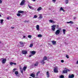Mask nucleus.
Returning a JSON list of instances; mask_svg holds the SVG:
<instances>
[{"label":"nucleus","instance_id":"1","mask_svg":"<svg viewBox=\"0 0 78 78\" xmlns=\"http://www.w3.org/2000/svg\"><path fill=\"white\" fill-rule=\"evenodd\" d=\"M58 68L57 67H55L54 69V71L55 73H57V72H58Z\"/></svg>","mask_w":78,"mask_h":78},{"label":"nucleus","instance_id":"2","mask_svg":"<svg viewBox=\"0 0 78 78\" xmlns=\"http://www.w3.org/2000/svg\"><path fill=\"white\" fill-rule=\"evenodd\" d=\"M25 0H23L20 4V5H21V6H23V5L25 4Z\"/></svg>","mask_w":78,"mask_h":78},{"label":"nucleus","instance_id":"3","mask_svg":"<svg viewBox=\"0 0 78 78\" xmlns=\"http://www.w3.org/2000/svg\"><path fill=\"white\" fill-rule=\"evenodd\" d=\"M60 33V30H57L55 32V34L56 35H58Z\"/></svg>","mask_w":78,"mask_h":78},{"label":"nucleus","instance_id":"4","mask_svg":"<svg viewBox=\"0 0 78 78\" xmlns=\"http://www.w3.org/2000/svg\"><path fill=\"white\" fill-rule=\"evenodd\" d=\"M70 71V70L69 69H66V70H65L63 71V73H67V72H69Z\"/></svg>","mask_w":78,"mask_h":78},{"label":"nucleus","instance_id":"5","mask_svg":"<svg viewBox=\"0 0 78 78\" xmlns=\"http://www.w3.org/2000/svg\"><path fill=\"white\" fill-rule=\"evenodd\" d=\"M52 29L53 31H55V27H56V25H53V26H52Z\"/></svg>","mask_w":78,"mask_h":78},{"label":"nucleus","instance_id":"6","mask_svg":"<svg viewBox=\"0 0 78 78\" xmlns=\"http://www.w3.org/2000/svg\"><path fill=\"white\" fill-rule=\"evenodd\" d=\"M22 53L24 55H26L27 53V51H22Z\"/></svg>","mask_w":78,"mask_h":78},{"label":"nucleus","instance_id":"7","mask_svg":"<svg viewBox=\"0 0 78 78\" xmlns=\"http://www.w3.org/2000/svg\"><path fill=\"white\" fill-rule=\"evenodd\" d=\"M30 53L33 55H34L36 54V52L34 51H33L30 52Z\"/></svg>","mask_w":78,"mask_h":78},{"label":"nucleus","instance_id":"8","mask_svg":"<svg viewBox=\"0 0 78 78\" xmlns=\"http://www.w3.org/2000/svg\"><path fill=\"white\" fill-rule=\"evenodd\" d=\"M6 59H3V60H2V63H3V64H5V63L6 62Z\"/></svg>","mask_w":78,"mask_h":78},{"label":"nucleus","instance_id":"9","mask_svg":"<svg viewBox=\"0 0 78 78\" xmlns=\"http://www.w3.org/2000/svg\"><path fill=\"white\" fill-rule=\"evenodd\" d=\"M47 59V56H44L43 58V60H44V61H46Z\"/></svg>","mask_w":78,"mask_h":78},{"label":"nucleus","instance_id":"10","mask_svg":"<svg viewBox=\"0 0 78 78\" xmlns=\"http://www.w3.org/2000/svg\"><path fill=\"white\" fill-rule=\"evenodd\" d=\"M39 17H38V19H42V15L40 14H39Z\"/></svg>","mask_w":78,"mask_h":78},{"label":"nucleus","instance_id":"11","mask_svg":"<svg viewBox=\"0 0 78 78\" xmlns=\"http://www.w3.org/2000/svg\"><path fill=\"white\" fill-rule=\"evenodd\" d=\"M73 77H74V75H73V74L71 75H70L69 76V78H73Z\"/></svg>","mask_w":78,"mask_h":78},{"label":"nucleus","instance_id":"12","mask_svg":"<svg viewBox=\"0 0 78 78\" xmlns=\"http://www.w3.org/2000/svg\"><path fill=\"white\" fill-rule=\"evenodd\" d=\"M10 64L11 66H12V64H14V65H16V63H14L12 62H11L10 63Z\"/></svg>","mask_w":78,"mask_h":78},{"label":"nucleus","instance_id":"13","mask_svg":"<svg viewBox=\"0 0 78 78\" xmlns=\"http://www.w3.org/2000/svg\"><path fill=\"white\" fill-rule=\"evenodd\" d=\"M36 28L37 30H38V31L39 30V25H37Z\"/></svg>","mask_w":78,"mask_h":78},{"label":"nucleus","instance_id":"14","mask_svg":"<svg viewBox=\"0 0 78 78\" xmlns=\"http://www.w3.org/2000/svg\"><path fill=\"white\" fill-rule=\"evenodd\" d=\"M51 42H52V44L53 45H55L56 43V42L55 41H51Z\"/></svg>","mask_w":78,"mask_h":78},{"label":"nucleus","instance_id":"15","mask_svg":"<svg viewBox=\"0 0 78 78\" xmlns=\"http://www.w3.org/2000/svg\"><path fill=\"white\" fill-rule=\"evenodd\" d=\"M46 75L47 76L48 78H49V76H50V75H49V73L48 72H47L46 73Z\"/></svg>","mask_w":78,"mask_h":78},{"label":"nucleus","instance_id":"16","mask_svg":"<svg viewBox=\"0 0 78 78\" xmlns=\"http://www.w3.org/2000/svg\"><path fill=\"white\" fill-rule=\"evenodd\" d=\"M20 44L21 47H23V42L21 41L20 42Z\"/></svg>","mask_w":78,"mask_h":78},{"label":"nucleus","instance_id":"17","mask_svg":"<svg viewBox=\"0 0 78 78\" xmlns=\"http://www.w3.org/2000/svg\"><path fill=\"white\" fill-rule=\"evenodd\" d=\"M45 61H44V60H43L41 62V63L42 64H45Z\"/></svg>","mask_w":78,"mask_h":78},{"label":"nucleus","instance_id":"18","mask_svg":"<svg viewBox=\"0 0 78 78\" xmlns=\"http://www.w3.org/2000/svg\"><path fill=\"white\" fill-rule=\"evenodd\" d=\"M49 22H50V23H55L54 21H53L52 20H49Z\"/></svg>","mask_w":78,"mask_h":78},{"label":"nucleus","instance_id":"19","mask_svg":"<svg viewBox=\"0 0 78 78\" xmlns=\"http://www.w3.org/2000/svg\"><path fill=\"white\" fill-rule=\"evenodd\" d=\"M30 76H32L33 77V78H34V77H35V75H34V74L32 73L30 75Z\"/></svg>","mask_w":78,"mask_h":78},{"label":"nucleus","instance_id":"20","mask_svg":"<svg viewBox=\"0 0 78 78\" xmlns=\"http://www.w3.org/2000/svg\"><path fill=\"white\" fill-rule=\"evenodd\" d=\"M23 11H22L20 10V11H18V13H23Z\"/></svg>","mask_w":78,"mask_h":78},{"label":"nucleus","instance_id":"21","mask_svg":"<svg viewBox=\"0 0 78 78\" xmlns=\"http://www.w3.org/2000/svg\"><path fill=\"white\" fill-rule=\"evenodd\" d=\"M27 69V67L26 66H24L23 67V70H24V71H25V70Z\"/></svg>","mask_w":78,"mask_h":78},{"label":"nucleus","instance_id":"22","mask_svg":"<svg viewBox=\"0 0 78 78\" xmlns=\"http://www.w3.org/2000/svg\"><path fill=\"white\" fill-rule=\"evenodd\" d=\"M60 11H63V12H64V11H65V10H64V9H62V7H61L60 8Z\"/></svg>","mask_w":78,"mask_h":78},{"label":"nucleus","instance_id":"23","mask_svg":"<svg viewBox=\"0 0 78 78\" xmlns=\"http://www.w3.org/2000/svg\"><path fill=\"white\" fill-rule=\"evenodd\" d=\"M41 9H42V8H41V7H40L37 9V11H40V10H41Z\"/></svg>","mask_w":78,"mask_h":78},{"label":"nucleus","instance_id":"24","mask_svg":"<svg viewBox=\"0 0 78 78\" xmlns=\"http://www.w3.org/2000/svg\"><path fill=\"white\" fill-rule=\"evenodd\" d=\"M66 30L65 29L63 30V33L64 34H65V32H66Z\"/></svg>","mask_w":78,"mask_h":78},{"label":"nucleus","instance_id":"25","mask_svg":"<svg viewBox=\"0 0 78 78\" xmlns=\"http://www.w3.org/2000/svg\"><path fill=\"white\" fill-rule=\"evenodd\" d=\"M37 37H42V35L39 34L37 35Z\"/></svg>","mask_w":78,"mask_h":78},{"label":"nucleus","instance_id":"26","mask_svg":"<svg viewBox=\"0 0 78 78\" xmlns=\"http://www.w3.org/2000/svg\"><path fill=\"white\" fill-rule=\"evenodd\" d=\"M0 21H1V24H2V23H3V20L2 19V20H0Z\"/></svg>","mask_w":78,"mask_h":78},{"label":"nucleus","instance_id":"27","mask_svg":"<svg viewBox=\"0 0 78 78\" xmlns=\"http://www.w3.org/2000/svg\"><path fill=\"white\" fill-rule=\"evenodd\" d=\"M18 73V71H16L15 72V75H18V73Z\"/></svg>","mask_w":78,"mask_h":78},{"label":"nucleus","instance_id":"28","mask_svg":"<svg viewBox=\"0 0 78 78\" xmlns=\"http://www.w3.org/2000/svg\"><path fill=\"white\" fill-rule=\"evenodd\" d=\"M17 70V69L16 68H14L12 71L13 72H14L16 70Z\"/></svg>","mask_w":78,"mask_h":78},{"label":"nucleus","instance_id":"29","mask_svg":"<svg viewBox=\"0 0 78 78\" xmlns=\"http://www.w3.org/2000/svg\"><path fill=\"white\" fill-rule=\"evenodd\" d=\"M38 65V62H37L35 64L34 66H37Z\"/></svg>","mask_w":78,"mask_h":78},{"label":"nucleus","instance_id":"30","mask_svg":"<svg viewBox=\"0 0 78 78\" xmlns=\"http://www.w3.org/2000/svg\"><path fill=\"white\" fill-rule=\"evenodd\" d=\"M37 17V16L36 15H34L33 17L34 19H36Z\"/></svg>","mask_w":78,"mask_h":78},{"label":"nucleus","instance_id":"31","mask_svg":"<svg viewBox=\"0 0 78 78\" xmlns=\"http://www.w3.org/2000/svg\"><path fill=\"white\" fill-rule=\"evenodd\" d=\"M33 46V44H30V47L31 48Z\"/></svg>","mask_w":78,"mask_h":78},{"label":"nucleus","instance_id":"32","mask_svg":"<svg viewBox=\"0 0 78 78\" xmlns=\"http://www.w3.org/2000/svg\"><path fill=\"white\" fill-rule=\"evenodd\" d=\"M68 1H69V0H66L65 1V2L66 4H67V3H68Z\"/></svg>","mask_w":78,"mask_h":78},{"label":"nucleus","instance_id":"33","mask_svg":"<svg viewBox=\"0 0 78 78\" xmlns=\"http://www.w3.org/2000/svg\"><path fill=\"white\" fill-rule=\"evenodd\" d=\"M20 15H21V14L20 13H17V16H18V17H20Z\"/></svg>","mask_w":78,"mask_h":78},{"label":"nucleus","instance_id":"34","mask_svg":"<svg viewBox=\"0 0 78 78\" xmlns=\"http://www.w3.org/2000/svg\"><path fill=\"white\" fill-rule=\"evenodd\" d=\"M20 70L21 73H23V70L22 69L20 68Z\"/></svg>","mask_w":78,"mask_h":78},{"label":"nucleus","instance_id":"35","mask_svg":"<svg viewBox=\"0 0 78 78\" xmlns=\"http://www.w3.org/2000/svg\"><path fill=\"white\" fill-rule=\"evenodd\" d=\"M28 37L29 38H31V35H29L28 36Z\"/></svg>","mask_w":78,"mask_h":78},{"label":"nucleus","instance_id":"36","mask_svg":"<svg viewBox=\"0 0 78 78\" xmlns=\"http://www.w3.org/2000/svg\"><path fill=\"white\" fill-rule=\"evenodd\" d=\"M40 73V71H38L37 73V76H38V74Z\"/></svg>","mask_w":78,"mask_h":78},{"label":"nucleus","instance_id":"37","mask_svg":"<svg viewBox=\"0 0 78 78\" xmlns=\"http://www.w3.org/2000/svg\"><path fill=\"white\" fill-rule=\"evenodd\" d=\"M64 77L63 75H61L60 76V78H64Z\"/></svg>","mask_w":78,"mask_h":78},{"label":"nucleus","instance_id":"38","mask_svg":"<svg viewBox=\"0 0 78 78\" xmlns=\"http://www.w3.org/2000/svg\"><path fill=\"white\" fill-rule=\"evenodd\" d=\"M28 6L29 8H30V9H31V8H32V7L30 6V5H28Z\"/></svg>","mask_w":78,"mask_h":78},{"label":"nucleus","instance_id":"39","mask_svg":"<svg viewBox=\"0 0 78 78\" xmlns=\"http://www.w3.org/2000/svg\"><path fill=\"white\" fill-rule=\"evenodd\" d=\"M66 57L68 58H69V55H66Z\"/></svg>","mask_w":78,"mask_h":78},{"label":"nucleus","instance_id":"40","mask_svg":"<svg viewBox=\"0 0 78 78\" xmlns=\"http://www.w3.org/2000/svg\"><path fill=\"white\" fill-rule=\"evenodd\" d=\"M69 23H72V24H73V22H72V21H70Z\"/></svg>","mask_w":78,"mask_h":78},{"label":"nucleus","instance_id":"41","mask_svg":"<svg viewBox=\"0 0 78 78\" xmlns=\"http://www.w3.org/2000/svg\"><path fill=\"white\" fill-rule=\"evenodd\" d=\"M61 62H64V60H61Z\"/></svg>","mask_w":78,"mask_h":78},{"label":"nucleus","instance_id":"42","mask_svg":"<svg viewBox=\"0 0 78 78\" xmlns=\"http://www.w3.org/2000/svg\"><path fill=\"white\" fill-rule=\"evenodd\" d=\"M33 56V55L32 54V55H30L29 57H31V56Z\"/></svg>","mask_w":78,"mask_h":78},{"label":"nucleus","instance_id":"43","mask_svg":"<svg viewBox=\"0 0 78 78\" xmlns=\"http://www.w3.org/2000/svg\"><path fill=\"white\" fill-rule=\"evenodd\" d=\"M2 3V1L0 0V3Z\"/></svg>","mask_w":78,"mask_h":78},{"label":"nucleus","instance_id":"44","mask_svg":"<svg viewBox=\"0 0 78 78\" xmlns=\"http://www.w3.org/2000/svg\"><path fill=\"white\" fill-rule=\"evenodd\" d=\"M11 28H12V29H14V27H11Z\"/></svg>","mask_w":78,"mask_h":78},{"label":"nucleus","instance_id":"45","mask_svg":"<svg viewBox=\"0 0 78 78\" xmlns=\"http://www.w3.org/2000/svg\"><path fill=\"white\" fill-rule=\"evenodd\" d=\"M53 2H56V0H52Z\"/></svg>","mask_w":78,"mask_h":78},{"label":"nucleus","instance_id":"46","mask_svg":"<svg viewBox=\"0 0 78 78\" xmlns=\"http://www.w3.org/2000/svg\"><path fill=\"white\" fill-rule=\"evenodd\" d=\"M25 37H26V36H23V39H25Z\"/></svg>","mask_w":78,"mask_h":78},{"label":"nucleus","instance_id":"47","mask_svg":"<svg viewBox=\"0 0 78 78\" xmlns=\"http://www.w3.org/2000/svg\"><path fill=\"white\" fill-rule=\"evenodd\" d=\"M76 64H78V60L77 61Z\"/></svg>","mask_w":78,"mask_h":78},{"label":"nucleus","instance_id":"48","mask_svg":"<svg viewBox=\"0 0 78 78\" xmlns=\"http://www.w3.org/2000/svg\"><path fill=\"white\" fill-rule=\"evenodd\" d=\"M7 19L8 20L9 19V17H7Z\"/></svg>","mask_w":78,"mask_h":78},{"label":"nucleus","instance_id":"49","mask_svg":"<svg viewBox=\"0 0 78 78\" xmlns=\"http://www.w3.org/2000/svg\"><path fill=\"white\" fill-rule=\"evenodd\" d=\"M67 23H70V22H67Z\"/></svg>","mask_w":78,"mask_h":78},{"label":"nucleus","instance_id":"50","mask_svg":"<svg viewBox=\"0 0 78 78\" xmlns=\"http://www.w3.org/2000/svg\"><path fill=\"white\" fill-rule=\"evenodd\" d=\"M32 1L33 2H35V1H36V0H33Z\"/></svg>","mask_w":78,"mask_h":78},{"label":"nucleus","instance_id":"51","mask_svg":"<svg viewBox=\"0 0 78 78\" xmlns=\"http://www.w3.org/2000/svg\"><path fill=\"white\" fill-rule=\"evenodd\" d=\"M25 22H28L27 21H25Z\"/></svg>","mask_w":78,"mask_h":78},{"label":"nucleus","instance_id":"52","mask_svg":"<svg viewBox=\"0 0 78 78\" xmlns=\"http://www.w3.org/2000/svg\"><path fill=\"white\" fill-rule=\"evenodd\" d=\"M2 15H0V17H1Z\"/></svg>","mask_w":78,"mask_h":78},{"label":"nucleus","instance_id":"53","mask_svg":"<svg viewBox=\"0 0 78 78\" xmlns=\"http://www.w3.org/2000/svg\"><path fill=\"white\" fill-rule=\"evenodd\" d=\"M76 29H77V30H78V27H77Z\"/></svg>","mask_w":78,"mask_h":78},{"label":"nucleus","instance_id":"54","mask_svg":"<svg viewBox=\"0 0 78 78\" xmlns=\"http://www.w3.org/2000/svg\"><path fill=\"white\" fill-rule=\"evenodd\" d=\"M49 45H50V44L49 43L48 44Z\"/></svg>","mask_w":78,"mask_h":78},{"label":"nucleus","instance_id":"55","mask_svg":"<svg viewBox=\"0 0 78 78\" xmlns=\"http://www.w3.org/2000/svg\"><path fill=\"white\" fill-rule=\"evenodd\" d=\"M35 78H38V77H35Z\"/></svg>","mask_w":78,"mask_h":78},{"label":"nucleus","instance_id":"56","mask_svg":"<svg viewBox=\"0 0 78 78\" xmlns=\"http://www.w3.org/2000/svg\"><path fill=\"white\" fill-rule=\"evenodd\" d=\"M0 43H1V41H0Z\"/></svg>","mask_w":78,"mask_h":78},{"label":"nucleus","instance_id":"57","mask_svg":"<svg viewBox=\"0 0 78 78\" xmlns=\"http://www.w3.org/2000/svg\"><path fill=\"white\" fill-rule=\"evenodd\" d=\"M74 19H75V18H74Z\"/></svg>","mask_w":78,"mask_h":78},{"label":"nucleus","instance_id":"58","mask_svg":"<svg viewBox=\"0 0 78 78\" xmlns=\"http://www.w3.org/2000/svg\"><path fill=\"white\" fill-rule=\"evenodd\" d=\"M74 19H75V18H74Z\"/></svg>","mask_w":78,"mask_h":78}]
</instances>
